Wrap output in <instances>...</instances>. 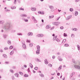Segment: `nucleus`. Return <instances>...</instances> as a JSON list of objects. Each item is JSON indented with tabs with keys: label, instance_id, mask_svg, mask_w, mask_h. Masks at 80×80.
Returning <instances> with one entry per match:
<instances>
[{
	"label": "nucleus",
	"instance_id": "36",
	"mask_svg": "<svg viewBox=\"0 0 80 80\" xmlns=\"http://www.w3.org/2000/svg\"><path fill=\"white\" fill-rule=\"evenodd\" d=\"M71 37L72 38H73V37H75V35L73 34H72L71 35Z\"/></svg>",
	"mask_w": 80,
	"mask_h": 80
},
{
	"label": "nucleus",
	"instance_id": "33",
	"mask_svg": "<svg viewBox=\"0 0 80 80\" xmlns=\"http://www.w3.org/2000/svg\"><path fill=\"white\" fill-rule=\"evenodd\" d=\"M78 50H80V47L78 45Z\"/></svg>",
	"mask_w": 80,
	"mask_h": 80
},
{
	"label": "nucleus",
	"instance_id": "22",
	"mask_svg": "<svg viewBox=\"0 0 80 80\" xmlns=\"http://www.w3.org/2000/svg\"><path fill=\"white\" fill-rule=\"evenodd\" d=\"M39 75L41 77H44V75H43V74H40Z\"/></svg>",
	"mask_w": 80,
	"mask_h": 80
},
{
	"label": "nucleus",
	"instance_id": "47",
	"mask_svg": "<svg viewBox=\"0 0 80 80\" xmlns=\"http://www.w3.org/2000/svg\"><path fill=\"white\" fill-rule=\"evenodd\" d=\"M24 21L25 22H28V19H25L24 20Z\"/></svg>",
	"mask_w": 80,
	"mask_h": 80
},
{
	"label": "nucleus",
	"instance_id": "21",
	"mask_svg": "<svg viewBox=\"0 0 80 80\" xmlns=\"http://www.w3.org/2000/svg\"><path fill=\"white\" fill-rule=\"evenodd\" d=\"M75 13V15L77 16L78 15V12L77 11H76Z\"/></svg>",
	"mask_w": 80,
	"mask_h": 80
},
{
	"label": "nucleus",
	"instance_id": "41",
	"mask_svg": "<svg viewBox=\"0 0 80 80\" xmlns=\"http://www.w3.org/2000/svg\"><path fill=\"white\" fill-rule=\"evenodd\" d=\"M48 65L49 67H52V65L51 64H48Z\"/></svg>",
	"mask_w": 80,
	"mask_h": 80
},
{
	"label": "nucleus",
	"instance_id": "1",
	"mask_svg": "<svg viewBox=\"0 0 80 80\" xmlns=\"http://www.w3.org/2000/svg\"><path fill=\"white\" fill-rule=\"evenodd\" d=\"M11 26L12 25L9 23L7 24L5 27V29L6 30H8V31H9V30H11Z\"/></svg>",
	"mask_w": 80,
	"mask_h": 80
},
{
	"label": "nucleus",
	"instance_id": "42",
	"mask_svg": "<svg viewBox=\"0 0 80 80\" xmlns=\"http://www.w3.org/2000/svg\"><path fill=\"white\" fill-rule=\"evenodd\" d=\"M68 45L67 44H66L64 45L65 47H68Z\"/></svg>",
	"mask_w": 80,
	"mask_h": 80
},
{
	"label": "nucleus",
	"instance_id": "61",
	"mask_svg": "<svg viewBox=\"0 0 80 80\" xmlns=\"http://www.w3.org/2000/svg\"><path fill=\"white\" fill-rule=\"evenodd\" d=\"M12 80H14V77L12 76Z\"/></svg>",
	"mask_w": 80,
	"mask_h": 80
},
{
	"label": "nucleus",
	"instance_id": "48",
	"mask_svg": "<svg viewBox=\"0 0 80 80\" xmlns=\"http://www.w3.org/2000/svg\"><path fill=\"white\" fill-rule=\"evenodd\" d=\"M52 58L53 59H55V56H53L52 57Z\"/></svg>",
	"mask_w": 80,
	"mask_h": 80
},
{
	"label": "nucleus",
	"instance_id": "64",
	"mask_svg": "<svg viewBox=\"0 0 80 80\" xmlns=\"http://www.w3.org/2000/svg\"><path fill=\"white\" fill-rule=\"evenodd\" d=\"M62 68V66H60L59 67V68H60V69H61V68Z\"/></svg>",
	"mask_w": 80,
	"mask_h": 80
},
{
	"label": "nucleus",
	"instance_id": "58",
	"mask_svg": "<svg viewBox=\"0 0 80 80\" xmlns=\"http://www.w3.org/2000/svg\"><path fill=\"white\" fill-rule=\"evenodd\" d=\"M72 62H73V63H75V62L74 59H72Z\"/></svg>",
	"mask_w": 80,
	"mask_h": 80
},
{
	"label": "nucleus",
	"instance_id": "30",
	"mask_svg": "<svg viewBox=\"0 0 80 80\" xmlns=\"http://www.w3.org/2000/svg\"><path fill=\"white\" fill-rule=\"evenodd\" d=\"M8 47L5 48L4 49V50H8Z\"/></svg>",
	"mask_w": 80,
	"mask_h": 80
},
{
	"label": "nucleus",
	"instance_id": "35",
	"mask_svg": "<svg viewBox=\"0 0 80 80\" xmlns=\"http://www.w3.org/2000/svg\"><path fill=\"white\" fill-rule=\"evenodd\" d=\"M13 48V46H10L9 47V49H12Z\"/></svg>",
	"mask_w": 80,
	"mask_h": 80
},
{
	"label": "nucleus",
	"instance_id": "38",
	"mask_svg": "<svg viewBox=\"0 0 80 80\" xmlns=\"http://www.w3.org/2000/svg\"><path fill=\"white\" fill-rule=\"evenodd\" d=\"M38 13H39V14H43V12H38Z\"/></svg>",
	"mask_w": 80,
	"mask_h": 80
},
{
	"label": "nucleus",
	"instance_id": "55",
	"mask_svg": "<svg viewBox=\"0 0 80 80\" xmlns=\"http://www.w3.org/2000/svg\"><path fill=\"white\" fill-rule=\"evenodd\" d=\"M28 72H30V68H29L28 69Z\"/></svg>",
	"mask_w": 80,
	"mask_h": 80
},
{
	"label": "nucleus",
	"instance_id": "18",
	"mask_svg": "<svg viewBox=\"0 0 80 80\" xmlns=\"http://www.w3.org/2000/svg\"><path fill=\"white\" fill-rule=\"evenodd\" d=\"M29 65L30 67H31V68H33V65H32V63H29Z\"/></svg>",
	"mask_w": 80,
	"mask_h": 80
},
{
	"label": "nucleus",
	"instance_id": "25",
	"mask_svg": "<svg viewBox=\"0 0 80 80\" xmlns=\"http://www.w3.org/2000/svg\"><path fill=\"white\" fill-rule=\"evenodd\" d=\"M11 8L12 10H13V9H15L16 8V7H11Z\"/></svg>",
	"mask_w": 80,
	"mask_h": 80
},
{
	"label": "nucleus",
	"instance_id": "50",
	"mask_svg": "<svg viewBox=\"0 0 80 80\" xmlns=\"http://www.w3.org/2000/svg\"><path fill=\"white\" fill-rule=\"evenodd\" d=\"M40 35H41L40 37H43V35L42 34H40Z\"/></svg>",
	"mask_w": 80,
	"mask_h": 80
},
{
	"label": "nucleus",
	"instance_id": "44",
	"mask_svg": "<svg viewBox=\"0 0 80 80\" xmlns=\"http://www.w3.org/2000/svg\"><path fill=\"white\" fill-rule=\"evenodd\" d=\"M40 36H41V35H40V34H38L37 35V37H40Z\"/></svg>",
	"mask_w": 80,
	"mask_h": 80
},
{
	"label": "nucleus",
	"instance_id": "59",
	"mask_svg": "<svg viewBox=\"0 0 80 80\" xmlns=\"http://www.w3.org/2000/svg\"><path fill=\"white\" fill-rule=\"evenodd\" d=\"M6 12H9L10 11V10L8 9H7L6 10Z\"/></svg>",
	"mask_w": 80,
	"mask_h": 80
},
{
	"label": "nucleus",
	"instance_id": "3",
	"mask_svg": "<svg viewBox=\"0 0 80 80\" xmlns=\"http://www.w3.org/2000/svg\"><path fill=\"white\" fill-rule=\"evenodd\" d=\"M32 19L33 20L34 23H37V21L35 18V17H34L32 16Z\"/></svg>",
	"mask_w": 80,
	"mask_h": 80
},
{
	"label": "nucleus",
	"instance_id": "63",
	"mask_svg": "<svg viewBox=\"0 0 80 80\" xmlns=\"http://www.w3.org/2000/svg\"><path fill=\"white\" fill-rule=\"evenodd\" d=\"M5 63H6V64H8V63H9V62H6Z\"/></svg>",
	"mask_w": 80,
	"mask_h": 80
},
{
	"label": "nucleus",
	"instance_id": "2",
	"mask_svg": "<svg viewBox=\"0 0 80 80\" xmlns=\"http://www.w3.org/2000/svg\"><path fill=\"white\" fill-rule=\"evenodd\" d=\"M37 50L36 51V53L37 54H40V47L39 46H37Z\"/></svg>",
	"mask_w": 80,
	"mask_h": 80
},
{
	"label": "nucleus",
	"instance_id": "6",
	"mask_svg": "<svg viewBox=\"0 0 80 80\" xmlns=\"http://www.w3.org/2000/svg\"><path fill=\"white\" fill-rule=\"evenodd\" d=\"M28 36H32L33 35V33L29 32L28 33Z\"/></svg>",
	"mask_w": 80,
	"mask_h": 80
},
{
	"label": "nucleus",
	"instance_id": "31",
	"mask_svg": "<svg viewBox=\"0 0 80 80\" xmlns=\"http://www.w3.org/2000/svg\"><path fill=\"white\" fill-rule=\"evenodd\" d=\"M56 40L57 42H60V40L58 39H56Z\"/></svg>",
	"mask_w": 80,
	"mask_h": 80
},
{
	"label": "nucleus",
	"instance_id": "57",
	"mask_svg": "<svg viewBox=\"0 0 80 80\" xmlns=\"http://www.w3.org/2000/svg\"><path fill=\"white\" fill-rule=\"evenodd\" d=\"M25 18H22V20H25Z\"/></svg>",
	"mask_w": 80,
	"mask_h": 80
},
{
	"label": "nucleus",
	"instance_id": "53",
	"mask_svg": "<svg viewBox=\"0 0 80 80\" xmlns=\"http://www.w3.org/2000/svg\"><path fill=\"white\" fill-rule=\"evenodd\" d=\"M60 73L59 72L57 73V76H60Z\"/></svg>",
	"mask_w": 80,
	"mask_h": 80
},
{
	"label": "nucleus",
	"instance_id": "56",
	"mask_svg": "<svg viewBox=\"0 0 80 80\" xmlns=\"http://www.w3.org/2000/svg\"><path fill=\"white\" fill-rule=\"evenodd\" d=\"M58 59H60V58H61V56H58Z\"/></svg>",
	"mask_w": 80,
	"mask_h": 80
},
{
	"label": "nucleus",
	"instance_id": "20",
	"mask_svg": "<svg viewBox=\"0 0 80 80\" xmlns=\"http://www.w3.org/2000/svg\"><path fill=\"white\" fill-rule=\"evenodd\" d=\"M22 17H27V15L25 14H22Z\"/></svg>",
	"mask_w": 80,
	"mask_h": 80
},
{
	"label": "nucleus",
	"instance_id": "62",
	"mask_svg": "<svg viewBox=\"0 0 80 80\" xmlns=\"http://www.w3.org/2000/svg\"><path fill=\"white\" fill-rule=\"evenodd\" d=\"M3 37L4 38H6V35H4Z\"/></svg>",
	"mask_w": 80,
	"mask_h": 80
},
{
	"label": "nucleus",
	"instance_id": "49",
	"mask_svg": "<svg viewBox=\"0 0 80 80\" xmlns=\"http://www.w3.org/2000/svg\"><path fill=\"white\" fill-rule=\"evenodd\" d=\"M75 29H76V28H72V31H73V30H75Z\"/></svg>",
	"mask_w": 80,
	"mask_h": 80
},
{
	"label": "nucleus",
	"instance_id": "24",
	"mask_svg": "<svg viewBox=\"0 0 80 80\" xmlns=\"http://www.w3.org/2000/svg\"><path fill=\"white\" fill-rule=\"evenodd\" d=\"M24 77H28V75L26 74L24 75Z\"/></svg>",
	"mask_w": 80,
	"mask_h": 80
},
{
	"label": "nucleus",
	"instance_id": "19",
	"mask_svg": "<svg viewBox=\"0 0 80 80\" xmlns=\"http://www.w3.org/2000/svg\"><path fill=\"white\" fill-rule=\"evenodd\" d=\"M36 60H37L38 62H41V61L40 60V59L38 58H37L36 59Z\"/></svg>",
	"mask_w": 80,
	"mask_h": 80
},
{
	"label": "nucleus",
	"instance_id": "60",
	"mask_svg": "<svg viewBox=\"0 0 80 80\" xmlns=\"http://www.w3.org/2000/svg\"><path fill=\"white\" fill-rule=\"evenodd\" d=\"M24 68H27V65H25L24 66Z\"/></svg>",
	"mask_w": 80,
	"mask_h": 80
},
{
	"label": "nucleus",
	"instance_id": "51",
	"mask_svg": "<svg viewBox=\"0 0 80 80\" xmlns=\"http://www.w3.org/2000/svg\"><path fill=\"white\" fill-rule=\"evenodd\" d=\"M27 42H28V43H30V40H28V39H27Z\"/></svg>",
	"mask_w": 80,
	"mask_h": 80
},
{
	"label": "nucleus",
	"instance_id": "9",
	"mask_svg": "<svg viewBox=\"0 0 80 80\" xmlns=\"http://www.w3.org/2000/svg\"><path fill=\"white\" fill-rule=\"evenodd\" d=\"M32 11H36L37 9L35 8H31Z\"/></svg>",
	"mask_w": 80,
	"mask_h": 80
},
{
	"label": "nucleus",
	"instance_id": "14",
	"mask_svg": "<svg viewBox=\"0 0 80 80\" xmlns=\"http://www.w3.org/2000/svg\"><path fill=\"white\" fill-rule=\"evenodd\" d=\"M15 77H17L18 78V77H19V75L18 73L15 74Z\"/></svg>",
	"mask_w": 80,
	"mask_h": 80
},
{
	"label": "nucleus",
	"instance_id": "10",
	"mask_svg": "<svg viewBox=\"0 0 80 80\" xmlns=\"http://www.w3.org/2000/svg\"><path fill=\"white\" fill-rule=\"evenodd\" d=\"M44 62L45 64H46V65L48 63V61L47 59L45 60Z\"/></svg>",
	"mask_w": 80,
	"mask_h": 80
},
{
	"label": "nucleus",
	"instance_id": "46",
	"mask_svg": "<svg viewBox=\"0 0 80 80\" xmlns=\"http://www.w3.org/2000/svg\"><path fill=\"white\" fill-rule=\"evenodd\" d=\"M16 2H17V0H14V4H16Z\"/></svg>",
	"mask_w": 80,
	"mask_h": 80
},
{
	"label": "nucleus",
	"instance_id": "43",
	"mask_svg": "<svg viewBox=\"0 0 80 80\" xmlns=\"http://www.w3.org/2000/svg\"><path fill=\"white\" fill-rule=\"evenodd\" d=\"M60 28L62 30L63 29V26H61L60 27Z\"/></svg>",
	"mask_w": 80,
	"mask_h": 80
},
{
	"label": "nucleus",
	"instance_id": "32",
	"mask_svg": "<svg viewBox=\"0 0 80 80\" xmlns=\"http://www.w3.org/2000/svg\"><path fill=\"white\" fill-rule=\"evenodd\" d=\"M38 69V67H36L34 68V69L35 70H37Z\"/></svg>",
	"mask_w": 80,
	"mask_h": 80
},
{
	"label": "nucleus",
	"instance_id": "8",
	"mask_svg": "<svg viewBox=\"0 0 80 80\" xmlns=\"http://www.w3.org/2000/svg\"><path fill=\"white\" fill-rule=\"evenodd\" d=\"M22 44L23 48L24 49H26V45H25V44L24 43H22Z\"/></svg>",
	"mask_w": 80,
	"mask_h": 80
},
{
	"label": "nucleus",
	"instance_id": "7",
	"mask_svg": "<svg viewBox=\"0 0 80 80\" xmlns=\"http://www.w3.org/2000/svg\"><path fill=\"white\" fill-rule=\"evenodd\" d=\"M74 75H75V72H73L71 74V75H70V78H72V77Z\"/></svg>",
	"mask_w": 80,
	"mask_h": 80
},
{
	"label": "nucleus",
	"instance_id": "11",
	"mask_svg": "<svg viewBox=\"0 0 80 80\" xmlns=\"http://www.w3.org/2000/svg\"><path fill=\"white\" fill-rule=\"evenodd\" d=\"M72 18V16L70 15L69 16H68V18L66 19V20H68L69 19H70V18Z\"/></svg>",
	"mask_w": 80,
	"mask_h": 80
},
{
	"label": "nucleus",
	"instance_id": "26",
	"mask_svg": "<svg viewBox=\"0 0 80 80\" xmlns=\"http://www.w3.org/2000/svg\"><path fill=\"white\" fill-rule=\"evenodd\" d=\"M8 43L9 45H10L11 44V42L10 41H8Z\"/></svg>",
	"mask_w": 80,
	"mask_h": 80
},
{
	"label": "nucleus",
	"instance_id": "34",
	"mask_svg": "<svg viewBox=\"0 0 80 80\" xmlns=\"http://www.w3.org/2000/svg\"><path fill=\"white\" fill-rule=\"evenodd\" d=\"M64 37H67V34L65 33H64L63 34Z\"/></svg>",
	"mask_w": 80,
	"mask_h": 80
},
{
	"label": "nucleus",
	"instance_id": "39",
	"mask_svg": "<svg viewBox=\"0 0 80 80\" xmlns=\"http://www.w3.org/2000/svg\"><path fill=\"white\" fill-rule=\"evenodd\" d=\"M33 46V44H29V46L30 47H32Z\"/></svg>",
	"mask_w": 80,
	"mask_h": 80
},
{
	"label": "nucleus",
	"instance_id": "5",
	"mask_svg": "<svg viewBox=\"0 0 80 80\" xmlns=\"http://www.w3.org/2000/svg\"><path fill=\"white\" fill-rule=\"evenodd\" d=\"M74 67L77 69H80V67L79 66L75 65L74 66Z\"/></svg>",
	"mask_w": 80,
	"mask_h": 80
},
{
	"label": "nucleus",
	"instance_id": "23",
	"mask_svg": "<svg viewBox=\"0 0 80 80\" xmlns=\"http://www.w3.org/2000/svg\"><path fill=\"white\" fill-rule=\"evenodd\" d=\"M57 36L54 37L53 38V40L54 41V40H56V38H57Z\"/></svg>",
	"mask_w": 80,
	"mask_h": 80
},
{
	"label": "nucleus",
	"instance_id": "4",
	"mask_svg": "<svg viewBox=\"0 0 80 80\" xmlns=\"http://www.w3.org/2000/svg\"><path fill=\"white\" fill-rule=\"evenodd\" d=\"M59 24H60V22H54V25H58Z\"/></svg>",
	"mask_w": 80,
	"mask_h": 80
},
{
	"label": "nucleus",
	"instance_id": "16",
	"mask_svg": "<svg viewBox=\"0 0 80 80\" xmlns=\"http://www.w3.org/2000/svg\"><path fill=\"white\" fill-rule=\"evenodd\" d=\"M49 8H50V9H51V10L53 9V6H50Z\"/></svg>",
	"mask_w": 80,
	"mask_h": 80
},
{
	"label": "nucleus",
	"instance_id": "28",
	"mask_svg": "<svg viewBox=\"0 0 80 80\" xmlns=\"http://www.w3.org/2000/svg\"><path fill=\"white\" fill-rule=\"evenodd\" d=\"M19 10H24V9L23 8H19Z\"/></svg>",
	"mask_w": 80,
	"mask_h": 80
},
{
	"label": "nucleus",
	"instance_id": "15",
	"mask_svg": "<svg viewBox=\"0 0 80 80\" xmlns=\"http://www.w3.org/2000/svg\"><path fill=\"white\" fill-rule=\"evenodd\" d=\"M14 52V51H12L10 53V55H12V54H13V52Z\"/></svg>",
	"mask_w": 80,
	"mask_h": 80
},
{
	"label": "nucleus",
	"instance_id": "52",
	"mask_svg": "<svg viewBox=\"0 0 80 80\" xmlns=\"http://www.w3.org/2000/svg\"><path fill=\"white\" fill-rule=\"evenodd\" d=\"M10 71L11 72H12V73H13V70L11 69Z\"/></svg>",
	"mask_w": 80,
	"mask_h": 80
},
{
	"label": "nucleus",
	"instance_id": "45",
	"mask_svg": "<svg viewBox=\"0 0 80 80\" xmlns=\"http://www.w3.org/2000/svg\"><path fill=\"white\" fill-rule=\"evenodd\" d=\"M58 60H59V61H62V60H63V59H62V58H61L60 59H58Z\"/></svg>",
	"mask_w": 80,
	"mask_h": 80
},
{
	"label": "nucleus",
	"instance_id": "12",
	"mask_svg": "<svg viewBox=\"0 0 80 80\" xmlns=\"http://www.w3.org/2000/svg\"><path fill=\"white\" fill-rule=\"evenodd\" d=\"M3 57L5 58H7V56L5 54H4L2 55Z\"/></svg>",
	"mask_w": 80,
	"mask_h": 80
},
{
	"label": "nucleus",
	"instance_id": "13",
	"mask_svg": "<svg viewBox=\"0 0 80 80\" xmlns=\"http://www.w3.org/2000/svg\"><path fill=\"white\" fill-rule=\"evenodd\" d=\"M46 28L47 29L50 28H51V26L50 25H48L47 26Z\"/></svg>",
	"mask_w": 80,
	"mask_h": 80
},
{
	"label": "nucleus",
	"instance_id": "17",
	"mask_svg": "<svg viewBox=\"0 0 80 80\" xmlns=\"http://www.w3.org/2000/svg\"><path fill=\"white\" fill-rule=\"evenodd\" d=\"M66 42V39H63L62 42V43H65Z\"/></svg>",
	"mask_w": 80,
	"mask_h": 80
},
{
	"label": "nucleus",
	"instance_id": "37",
	"mask_svg": "<svg viewBox=\"0 0 80 80\" xmlns=\"http://www.w3.org/2000/svg\"><path fill=\"white\" fill-rule=\"evenodd\" d=\"M19 73H20V75H23V73H22V72H19Z\"/></svg>",
	"mask_w": 80,
	"mask_h": 80
},
{
	"label": "nucleus",
	"instance_id": "40",
	"mask_svg": "<svg viewBox=\"0 0 80 80\" xmlns=\"http://www.w3.org/2000/svg\"><path fill=\"white\" fill-rule=\"evenodd\" d=\"M17 35H22V34L21 33H17Z\"/></svg>",
	"mask_w": 80,
	"mask_h": 80
},
{
	"label": "nucleus",
	"instance_id": "54",
	"mask_svg": "<svg viewBox=\"0 0 80 80\" xmlns=\"http://www.w3.org/2000/svg\"><path fill=\"white\" fill-rule=\"evenodd\" d=\"M18 2L19 3H20V0H18Z\"/></svg>",
	"mask_w": 80,
	"mask_h": 80
},
{
	"label": "nucleus",
	"instance_id": "27",
	"mask_svg": "<svg viewBox=\"0 0 80 80\" xmlns=\"http://www.w3.org/2000/svg\"><path fill=\"white\" fill-rule=\"evenodd\" d=\"M70 12H73V9L72 8H70Z\"/></svg>",
	"mask_w": 80,
	"mask_h": 80
},
{
	"label": "nucleus",
	"instance_id": "29",
	"mask_svg": "<svg viewBox=\"0 0 80 80\" xmlns=\"http://www.w3.org/2000/svg\"><path fill=\"white\" fill-rule=\"evenodd\" d=\"M3 23H4V21H0V24Z\"/></svg>",
	"mask_w": 80,
	"mask_h": 80
}]
</instances>
